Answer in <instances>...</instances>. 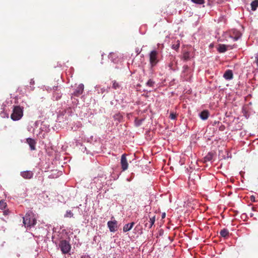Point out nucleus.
Segmentation results:
<instances>
[{
    "label": "nucleus",
    "mask_w": 258,
    "mask_h": 258,
    "mask_svg": "<svg viewBox=\"0 0 258 258\" xmlns=\"http://www.w3.org/2000/svg\"><path fill=\"white\" fill-rule=\"evenodd\" d=\"M182 59L184 61H187L190 59L189 52L188 51L184 52L183 54Z\"/></svg>",
    "instance_id": "nucleus-19"
},
{
    "label": "nucleus",
    "mask_w": 258,
    "mask_h": 258,
    "mask_svg": "<svg viewBox=\"0 0 258 258\" xmlns=\"http://www.w3.org/2000/svg\"><path fill=\"white\" fill-rule=\"evenodd\" d=\"M20 174L24 178L26 179H30L33 176V173L31 171L28 170L21 172Z\"/></svg>",
    "instance_id": "nucleus-8"
},
{
    "label": "nucleus",
    "mask_w": 258,
    "mask_h": 258,
    "mask_svg": "<svg viewBox=\"0 0 258 258\" xmlns=\"http://www.w3.org/2000/svg\"><path fill=\"white\" fill-rule=\"evenodd\" d=\"M189 69V67L187 65H184L183 67V72L185 73Z\"/></svg>",
    "instance_id": "nucleus-28"
},
{
    "label": "nucleus",
    "mask_w": 258,
    "mask_h": 258,
    "mask_svg": "<svg viewBox=\"0 0 258 258\" xmlns=\"http://www.w3.org/2000/svg\"><path fill=\"white\" fill-rule=\"evenodd\" d=\"M250 200H251L252 202H254L255 201V197H254L253 196H251L250 197Z\"/></svg>",
    "instance_id": "nucleus-29"
},
{
    "label": "nucleus",
    "mask_w": 258,
    "mask_h": 258,
    "mask_svg": "<svg viewBox=\"0 0 258 258\" xmlns=\"http://www.w3.org/2000/svg\"><path fill=\"white\" fill-rule=\"evenodd\" d=\"M73 213L71 212V211L70 210L67 211L66 214L64 215V217L67 218H71L73 216Z\"/></svg>",
    "instance_id": "nucleus-24"
},
{
    "label": "nucleus",
    "mask_w": 258,
    "mask_h": 258,
    "mask_svg": "<svg viewBox=\"0 0 258 258\" xmlns=\"http://www.w3.org/2000/svg\"><path fill=\"white\" fill-rule=\"evenodd\" d=\"M112 88L115 89V90H116V89H119L120 87V85L119 84V83L117 82H116V81L114 80L112 82Z\"/></svg>",
    "instance_id": "nucleus-20"
},
{
    "label": "nucleus",
    "mask_w": 258,
    "mask_h": 258,
    "mask_svg": "<svg viewBox=\"0 0 258 258\" xmlns=\"http://www.w3.org/2000/svg\"><path fill=\"white\" fill-rule=\"evenodd\" d=\"M241 36V33L237 30H234L233 34L231 35V37L234 41H237Z\"/></svg>",
    "instance_id": "nucleus-13"
},
{
    "label": "nucleus",
    "mask_w": 258,
    "mask_h": 258,
    "mask_svg": "<svg viewBox=\"0 0 258 258\" xmlns=\"http://www.w3.org/2000/svg\"><path fill=\"white\" fill-rule=\"evenodd\" d=\"M179 47V43H178L176 45H174V44L173 45L172 47L173 49L177 50L178 49Z\"/></svg>",
    "instance_id": "nucleus-27"
},
{
    "label": "nucleus",
    "mask_w": 258,
    "mask_h": 258,
    "mask_svg": "<svg viewBox=\"0 0 258 258\" xmlns=\"http://www.w3.org/2000/svg\"><path fill=\"white\" fill-rule=\"evenodd\" d=\"M149 218L150 220L149 221V222H146L145 224V227L148 229L151 228V227L154 224L156 219V216L154 215V216L150 217Z\"/></svg>",
    "instance_id": "nucleus-10"
},
{
    "label": "nucleus",
    "mask_w": 258,
    "mask_h": 258,
    "mask_svg": "<svg viewBox=\"0 0 258 258\" xmlns=\"http://www.w3.org/2000/svg\"><path fill=\"white\" fill-rule=\"evenodd\" d=\"M223 77L227 80H230L233 79V74L232 71L230 70H227L225 71L223 75Z\"/></svg>",
    "instance_id": "nucleus-11"
},
{
    "label": "nucleus",
    "mask_w": 258,
    "mask_h": 258,
    "mask_svg": "<svg viewBox=\"0 0 258 258\" xmlns=\"http://www.w3.org/2000/svg\"><path fill=\"white\" fill-rule=\"evenodd\" d=\"M23 223L25 227H31L36 223V220L34 213L32 211L27 212L23 217Z\"/></svg>",
    "instance_id": "nucleus-1"
},
{
    "label": "nucleus",
    "mask_w": 258,
    "mask_h": 258,
    "mask_svg": "<svg viewBox=\"0 0 258 258\" xmlns=\"http://www.w3.org/2000/svg\"><path fill=\"white\" fill-rule=\"evenodd\" d=\"M120 164L123 171H125L127 169L128 164L126 158V154H124L121 155Z\"/></svg>",
    "instance_id": "nucleus-6"
},
{
    "label": "nucleus",
    "mask_w": 258,
    "mask_h": 258,
    "mask_svg": "<svg viewBox=\"0 0 258 258\" xmlns=\"http://www.w3.org/2000/svg\"><path fill=\"white\" fill-rule=\"evenodd\" d=\"M107 225L111 232H115L117 230V222L116 221H109L107 223Z\"/></svg>",
    "instance_id": "nucleus-7"
},
{
    "label": "nucleus",
    "mask_w": 258,
    "mask_h": 258,
    "mask_svg": "<svg viewBox=\"0 0 258 258\" xmlns=\"http://www.w3.org/2000/svg\"><path fill=\"white\" fill-rule=\"evenodd\" d=\"M213 158V154L211 153H209L205 157V161H210Z\"/></svg>",
    "instance_id": "nucleus-21"
},
{
    "label": "nucleus",
    "mask_w": 258,
    "mask_h": 258,
    "mask_svg": "<svg viewBox=\"0 0 258 258\" xmlns=\"http://www.w3.org/2000/svg\"><path fill=\"white\" fill-rule=\"evenodd\" d=\"M23 115V108L20 106H15L11 118L14 121L20 120Z\"/></svg>",
    "instance_id": "nucleus-2"
},
{
    "label": "nucleus",
    "mask_w": 258,
    "mask_h": 258,
    "mask_svg": "<svg viewBox=\"0 0 258 258\" xmlns=\"http://www.w3.org/2000/svg\"><path fill=\"white\" fill-rule=\"evenodd\" d=\"M146 84L148 86L152 87L154 86V82H153L151 79H150L148 81Z\"/></svg>",
    "instance_id": "nucleus-25"
},
{
    "label": "nucleus",
    "mask_w": 258,
    "mask_h": 258,
    "mask_svg": "<svg viewBox=\"0 0 258 258\" xmlns=\"http://www.w3.org/2000/svg\"><path fill=\"white\" fill-rule=\"evenodd\" d=\"M169 118L172 120L175 119L176 118V114L174 112H171L169 115Z\"/></svg>",
    "instance_id": "nucleus-26"
},
{
    "label": "nucleus",
    "mask_w": 258,
    "mask_h": 258,
    "mask_svg": "<svg viewBox=\"0 0 258 258\" xmlns=\"http://www.w3.org/2000/svg\"><path fill=\"white\" fill-rule=\"evenodd\" d=\"M158 54V53L156 50L151 51L149 55V60L151 67H154L158 62L159 60L157 58Z\"/></svg>",
    "instance_id": "nucleus-4"
},
{
    "label": "nucleus",
    "mask_w": 258,
    "mask_h": 258,
    "mask_svg": "<svg viewBox=\"0 0 258 258\" xmlns=\"http://www.w3.org/2000/svg\"><path fill=\"white\" fill-rule=\"evenodd\" d=\"M104 177L103 173H101L99 174L97 176L94 177L93 181L94 183H97L99 182V180L101 181V179Z\"/></svg>",
    "instance_id": "nucleus-17"
},
{
    "label": "nucleus",
    "mask_w": 258,
    "mask_h": 258,
    "mask_svg": "<svg viewBox=\"0 0 258 258\" xmlns=\"http://www.w3.org/2000/svg\"><path fill=\"white\" fill-rule=\"evenodd\" d=\"M34 83H35V82H34V80L33 79H31L30 80V84L34 85Z\"/></svg>",
    "instance_id": "nucleus-30"
},
{
    "label": "nucleus",
    "mask_w": 258,
    "mask_h": 258,
    "mask_svg": "<svg viewBox=\"0 0 258 258\" xmlns=\"http://www.w3.org/2000/svg\"><path fill=\"white\" fill-rule=\"evenodd\" d=\"M7 207V204L4 201H0V209L2 210L5 209Z\"/></svg>",
    "instance_id": "nucleus-22"
},
{
    "label": "nucleus",
    "mask_w": 258,
    "mask_h": 258,
    "mask_svg": "<svg viewBox=\"0 0 258 258\" xmlns=\"http://www.w3.org/2000/svg\"><path fill=\"white\" fill-rule=\"evenodd\" d=\"M165 213H163L162 216V218H164L165 217Z\"/></svg>",
    "instance_id": "nucleus-31"
},
{
    "label": "nucleus",
    "mask_w": 258,
    "mask_h": 258,
    "mask_svg": "<svg viewBox=\"0 0 258 258\" xmlns=\"http://www.w3.org/2000/svg\"><path fill=\"white\" fill-rule=\"evenodd\" d=\"M27 143L29 144L32 150H35L36 142L34 141V140L31 138H28L27 139Z\"/></svg>",
    "instance_id": "nucleus-14"
},
{
    "label": "nucleus",
    "mask_w": 258,
    "mask_h": 258,
    "mask_svg": "<svg viewBox=\"0 0 258 258\" xmlns=\"http://www.w3.org/2000/svg\"><path fill=\"white\" fill-rule=\"evenodd\" d=\"M220 234L222 237L226 238L229 236V230L226 228L222 229L220 232Z\"/></svg>",
    "instance_id": "nucleus-15"
},
{
    "label": "nucleus",
    "mask_w": 258,
    "mask_h": 258,
    "mask_svg": "<svg viewBox=\"0 0 258 258\" xmlns=\"http://www.w3.org/2000/svg\"><path fill=\"white\" fill-rule=\"evenodd\" d=\"M84 89V85L83 84H79L72 94V95L76 97L79 96L83 93Z\"/></svg>",
    "instance_id": "nucleus-5"
},
{
    "label": "nucleus",
    "mask_w": 258,
    "mask_h": 258,
    "mask_svg": "<svg viewBox=\"0 0 258 258\" xmlns=\"http://www.w3.org/2000/svg\"><path fill=\"white\" fill-rule=\"evenodd\" d=\"M209 115V111L207 110H204L200 113V117L203 120H206L208 118Z\"/></svg>",
    "instance_id": "nucleus-12"
},
{
    "label": "nucleus",
    "mask_w": 258,
    "mask_h": 258,
    "mask_svg": "<svg viewBox=\"0 0 258 258\" xmlns=\"http://www.w3.org/2000/svg\"><path fill=\"white\" fill-rule=\"evenodd\" d=\"M135 223L133 222L131 223L125 224L123 227V232H126L130 231L132 229Z\"/></svg>",
    "instance_id": "nucleus-16"
},
{
    "label": "nucleus",
    "mask_w": 258,
    "mask_h": 258,
    "mask_svg": "<svg viewBox=\"0 0 258 258\" xmlns=\"http://www.w3.org/2000/svg\"><path fill=\"white\" fill-rule=\"evenodd\" d=\"M258 7V0H255L251 3V8L252 11H255Z\"/></svg>",
    "instance_id": "nucleus-18"
},
{
    "label": "nucleus",
    "mask_w": 258,
    "mask_h": 258,
    "mask_svg": "<svg viewBox=\"0 0 258 258\" xmlns=\"http://www.w3.org/2000/svg\"><path fill=\"white\" fill-rule=\"evenodd\" d=\"M192 2H193L195 4H199V5H202L205 3L204 0H191Z\"/></svg>",
    "instance_id": "nucleus-23"
},
{
    "label": "nucleus",
    "mask_w": 258,
    "mask_h": 258,
    "mask_svg": "<svg viewBox=\"0 0 258 258\" xmlns=\"http://www.w3.org/2000/svg\"><path fill=\"white\" fill-rule=\"evenodd\" d=\"M59 247L63 254L68 253L71 249L70 243L66 240H60L59 243Z\"/></svg>",
    "instance_id": "nucleus-3"
},
{
    "label": "nucleus",
    "mask_w": 258,
    "mask_h": 258,
    "mask_svg": "<svg viewBox=\"0 0 258 258\" xmlns=\"http://www.w3.org/2000/svg\"><path fill=\"white\" fill-rule=\"evenodd\" d=\"M219 3H221V2H222V1H219Z\"/></svg>",
    "instance_id": "nucleus-32"
},
{
    "label": "nucleus",
    "mask_w": 258,
    "mask_h": 258,
    "mask_svg": "<svg viewBox=\"0 0 258 258\" xmlns=\"http://www.w3.org/2000/svg\"><path fill=\"white\" fill-rule=\"evenodd\" d=\"M228 47H230V49L232 48V47L230 45H226L225 44H220L218 45L217 49L219 52L223 53L228 50Z\"/></svg>",
    "instance_id": "nucleus-9"
}]
</instances>
